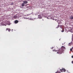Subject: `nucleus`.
Listing matches in <instances>:
<instances>
[{
    "label": "nucleus",
    "instance_id": "obj_1",
    "mask_svg": "<svg viewBox=\"0 0 73 73\" xmlns=\"http://www.w3.org/2000/svg\"><path fill=\"white\" fill-rule=\"evenodd\" d=\"M64 49H65V47L64 46H62L60 49L55 50L56 52H57V53L61 54L64 51Z\"/></svg>",
    "mask_w": 73,
    "mask_h": 73
},
{
    "label": "nucleus",
    "instance_id": "obj_2",
    "mask_svg": "<svg viewBox=\"0 0 73 73\" xmlns=\"http://www.w3.org/2000/svg\"><path fill=\"white\" fill-rule=\"evenodd\" d=\"M60 70L61 72H65L66 70H65V68H62V69H60Z\"/></svg>",
    "mask_w": 73,
    "mask_h": 73
},
{
    "label": "nucleus",
    "instance_id": "obj_3",
    "mask_svg": "<svg viewBox=\"0 0 73 73\" xmlns=\"http://www.w3.org/2000/svg\"><path fill=\"white\" fill-rule=\"evenodd\" d=\"M23 3L25 4H28V1H23Z\"/></svg>",
    "mask_w": 73,
    "mask_h": 73
},
{
    "label": "nucleus",
    "instance_id": "obj_4",
    "mask_svg": "<svg viewBox=\"0 0 73 73\" xmlns=\"http://www.w3.org/2000/svg\"><path fill=\"white\" fill-rule=\"evenodd\" d=\"M13 18H14L15 19H16L17 18V15H14L13 17Z\"/></svg>",
    "mask_w": 73,
    "mask_h": 73
},
{
    "label": "nucleus",
    "instance_id": "obj_5",
    "mask_svg": "<svg viewBox=\"0 0 73 73\" xmlns=\"http://www.w3.org/2000/svg\"><path fill=\"white\" fill-rule=\"evenodd\" d=\"M6 31H8L9 32H10L11 31V29H10L7 28L6 30Z\"/></svg>",
    "mask_w": 73,
    "mask_h": 73
},
{
    "label": "nucleus",
    "instance_id": "obj_6",
    "mask_svg": "<svg viewBox=\"0 0 73 73\" xmlns=\"http://www.w3.org/2000/svg\"><path fill=\"white\" fill-rule=\"evenodd\" d=\"M15 24H17V23H19V21H18L17 20H16L15 21Z\"/></svg>",
    "mask_w": 73,
    "mask_h": 73
},
{
    "label": "nucleus",
    "instance_id": "obj_7",
    "mask_svg": "<svg viewBox=\"0 0 73 73\" xmlns=\"http://www.w3.org/2000/svg\"><path fill=\"white\" fill-rule=\"evenodd\" d=\"M72 42L69 43L68 44V45L69 46H71L72 45Z\"/></svg>",
    "mask_w": 73,
    "mask_h": 73
},
{
    "label": "nucleus",
    "instance_id": "obj_8",
    "mask_svg": "<svg viewBox=\"0 0 73 73\" xmlns=\"http://www.w3.org/2000/svg\"><path fill=\"white\" fill-rule=\"evenodd\" d=\"M25 6V5L24 4V3H23L22 4V7H24Z\"/></svg>",
    "mask_w": 73,
    "mask_h": 73
},
{
    "label": "nucleus",
    "instance_id": "obj_9",
    "mask_svg": "<svg viewBox=\"0 0 73 73\" xmlns=\"http://www.w3.org/2000/svg\"><path fill=\"white\" fill-rule=\"evenodd\" d=\"M70 19L71 20H72V19H73V16H72V17H70Z\"/></svg>",
    "mask_w": 73,
    "mask_h": 73
},
{
    "label": "nucleus",
    "instance_id": "obj_10",
    "mask_svg": "<svg viewBox=\"0 0 73 73\" xmlns=\"http://www.w3.org/2000/svg\"><path fill=\"white\" fill-rule=\"evenodd\" d=\"M72 49H73V47H72V48L70 49V51H72Z\"/></svg>",
    "mask_w": 73,
    "mask_h": 73
},
{
    "label": "nucleus",
    "instance_id": "obj_11",
    "mask_svg": "<svg viewBox=\"0 0 73 73\" xmlns=\"http://www.w3.org/2000/svg\"><path fill=\"white\" fill-rule=\"evenodd\" d=\"M13 5V2L11 3V5Z\"/></svg>",
    "mask_w": 73,
    "mask_h": 73
},
{
    "label": "nucleus",
    "instance_id": "obj_12",
    "mask_svg": "<svg viewBox=\"0 0 73 73\" xmlns=\"http://www.w3.org/2000/svg\"><path fill=\"white\" fill-rule=\"evenodd\" d=\"M38 17H39L40 19H41V18L40 17H41V15H38Z\"/></svg>",
    "mask_w": 73,
    "mask_h": 73
},
{
    "label": "nucleus",
    "instance_id": "obj_13",
    "mask_svg": "<svg viewBox=\"0 0 73 73\" xmlns=\"http://www.w3.org/2000/svg\"><path fill=\"white\" fill-rule=\"evenodd\" d=\"M61 32H64V31L62 30V31H61Z\"/></svg>",
    "mask_w": 73,
    "mask_h": 73
},
{
    "label": "nucleus",
    "instance_id": "obj_14",
    "mask_svg": "<svg viewBox=\"0 0 73 73\" xmlns=\"http://www.w3.org/2000/svg\"><path fill=\"white\" fill-rule=\"evenodd\" d=\"M58 71L57 72H56L55 73H58Z\"/></svg>",
    "mask_w": 73,
    "mask_h": 73
},
{
    "label": "nucleus",
    "instance_id": "obj_15",
    "mask_svg": "<svg viewBox=\"0 0 73 73\" xmlns=\"http://www.w3.org/2000/svg\"><path fill=\"white\" fill-rule=\"evenodd\" d=\"M72 64H73V61L72 62Z\"/></svg>",
    "mask_w": 73,
    "mask_h": 73
},
{
    "label": "nucleus",
    "instance_id": "obj_16",
    "mask_svg": "<svg viewBox=\"0 0 73 73\" xmlns=\"http://www.w3.org/2000/svg\"><path fill=\"white\" fill-rule=\"evenodd\" d=\"M72 58H73V55L72 56Z\"/></svg>",
    "mask_w": 73,
    "mask_h": 73
},
{
    "label": "nucleus",
    "instance_id": "obj_17",
    "mask_svg": "<svg viewBox=\"0 0 73 73\" xmlns=\"http://www.w3.org/2000/svg\"><path fill=\"white\" fill-rule=\"evenodd\" d=\"M58 28H59V25H58Z\"/></svg>",
    "mask_w": 73,
    "mask_h": 73
},
{
    "label": "nucleus",
    "instance_id": "obj_18",
    "mask_svg": "<svg viewBox=\"0 0 73 73\" xmlns=\"http://www.w3.org/2000/svg\"><path fill=\"white\" fill-rule=\"evenodd\" d=\"M42 20H43V21H44V20L42 19Z\"/></svg>",
    "mask_w": 73,
    "mask_h": 73
},
{
    "label": "nucleus",
    "instance_id": "obj_19",
    "mask_svg": "<svg viewBox=\"0 0 73 73\" xmlns=\"http://www.w3.org/2000/svg\"><path fill=\"white\" fill-rule=\"evenodd\" d=\"M57 28H58V27H57Z\"/></svg>",
    "mask_w": 73,
    "mask_h": 73
},
{
    "label": "nucleus",
    "instance_id": "obj_20",
    "mask_svg": "<svg viewBox=\"0 0 73 73\" xmlns=\"http://www.w3.org/2000/svg\"><path fill=\"white\" fill-rule=\"evenodd\" d=\"M59 73H61V72H59Z\"/></svg>",
    "mask_w": 73,
    "mask_h": 73
}]
</instances>
